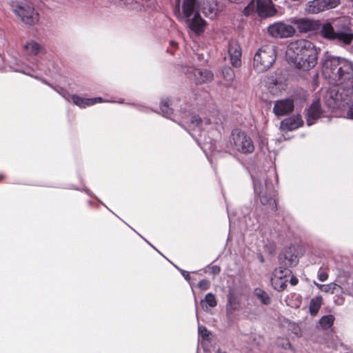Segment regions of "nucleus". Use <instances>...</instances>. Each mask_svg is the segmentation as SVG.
Listing matches in <instances>:
<instances>
[{"label":"nucleus","instance_id":"obj_40","mask_svg":"<svg viewBox=\"0 0 353 353\" xmlns=\"http://www.w3.org/2000/svg\"><path fill=\"white\" fill-rule=\"evenodd\" d=\"M198 286L203 290H207L210 287V282L207 279H203L199 281Z\"/></svg>","mask_w":353,"mask_h":353},{"label":"nucleus","instance_id":"obj_3","mask_svg":"<svg viewBox=\"0 0 353 353\" xmlns=\"http://www.w3.org/2000/svg\"><path fill=\"white\" fill-rule=\"evenodd\" d=\"M197 8V0H178L174 14L179 21L185 22L192 32L200 34L204 31L205 21L199 14Z\"/></svg>","mask_w":353,"mask_h":353},{"label":"nucleus","instance_id":"obj_44","mask_svg":"<svg viewBox=\"0 0 353 353\" xmlns=\"http://www.w3.org/2000/svg\"><path fill=\"white\" fill-rule=\"evenodd\" d=\"M314 284L321 290L322 291V289L323 288V284H320L316 283V281H314Z\"/></svg>","mask_w":353,"mask_h":353},{"label":"nucleus","instance_id":"obj_1","mask_svg":"<svg viewBox=\"0 0 353 353\" xmlns=\"http://www.w3.org/2000/svg\"><path fill=\"white\" fill-rule=\"evenodd\" d=\"M289 61L297 68L308 70L315 66L318 59V49L310 41L299 39L292 41L286 50Z\"/></svg>","mask_w":353,"mask_h":353},{"label":"nucleus","instance_id":"obj_36","mask_svg":"<svg viewBox=\"0 0 353 353\" xmlns=\"http://www.w3.org/2000/svg\"><path fill=\"white\" fill-rule=\"evenodd\" d=\"M199 336L203 340H208L210 336V332L203 325H199L198 327Z\"/></svg>","mask_w":353,"mask_h":353},{"label":"nucleus","instance_id":"obj_39","mask_svg":"<svg viewBox=\"0 0 353 353\" xmlns=\"http://www.w3.org/2000/svg\"><path fill=\"white\" fill-rule=\"evenodd\" d=\"M317 277L320 281L323 282L327 280L328 274L325 269L321 268L318 271Z\"/></svg>","mask_w":353,"mask_h":353},{"label":"nucleus","instance_id":"obj_48","mask_svg":"<svg viewBox=\"0 0 353 353\" xmlns=\"http://www.w3.org/2000/svg\"><path fill=\"white\" fill-rule=\"evenodd\" d=\"M217 353H222L220 352V350H217ZM223 353H225V352H223Z\"/></svg>","mask_w":353,"mask_h":353},{"label":"nucleus","instance_id":"obj_29","mask_svg":"<svg viewBox=\"0 0 353 353\" xmlns=\"http://www.w3.org/2000/svg\"><path fill=\"white\" fill-rule=\"evenodd\" d=\"M296 25L297 29L302 32H306L313 29L314 23L312 21L306 19H294L292 21Z\"/></svg>","mask_w":353,"mask_h":353},{"label":"nucleus","instance_id":"obj_27","mask_svg":"<svg viewBox=\"0 0 353 353\" xmlns=\"http://www.w3.org/2000/svg\"><path fill=\"white\" fill-rule=\"evenodd\" d=\"M240 307L239 301L234 292L230 291L228 295L226 311L228 314H232Z\"/></svg>","mask_w":353,"mask_h":353},{"label":"nucleus","instance_id":"obj_49","mask_svg":"<svg viewBox=\"0 0 353 353\" xmlns=\"http://www.w3.org/2000/svg\"><path fill=\"white\" fill-rule=\"evenodd\" d=\"M3 178V175L0 174V179Z\"/></svg>","mask_w":353,"mask_h":353},{"label":"nucleus","instance_id":"obj_7","mask_svg":"<svg viewBox=\"0 0 353 353\" xmlns=\"http://www.w3.org/2000/svg\"><path fill=\"white\" fill-rule=\"evenodd\" d=\"M352 88H339L328 91L325 95V102L332 108L343 107L353 102V77L351 82Z\"/></svg>","mask_w":353,"mask_h":353},{"label":"nucleus","instance_id":"obj_46","mask_svg":"<svg viewBox=\"0 0 353 353\" xmlns=\"http://www.w3.org/2000/svg\"><path fill=\"white\" fill-rule=\"evenodd\" d=\"M228 217H229L230 221L231 222V213L229 211H228Z\"/></svg>","mask_w":353,"mask_h":353},{"label":"nucleus","instance_id":"obj_41","mask_svg":"<svg viewBox=\"0 0 353 353\" xmlns=\"http://www.w3.org/2000/svg\"><path fill=\"white\" fill-rule=\"evenodd\" d=\"M347 117L350 119H353V104H352L347 111Z\"/></svg>","mask_w":353,"mask_h":353},{"label":"nucleus","instance_id":"obj_28","mask_svg":"<svg viewBox=\"0 0 353 353\" xmlns=\"http://www.w3.org/2000/svg\"><path fill=\"white\" fill-rule=\"evenodd\" d=\"M217 305V301L215 296L210 292L208 293L205 298L201 301V305L202 309L208 312L211 307H214Z\"/></svg>","mask_w":353,"mask_h":353},{"label":"nucleus","instance_id":"obj_20","mask_svg":"<svg viewBox=\"0 0 353 353\" xmlns=\"http://www.w3.org/2000/svg\"><path fill=\"white\" fill-rule=\"evenodd\" d=\"M299 254L297 251V248L294 245L286 248L281 256L280 260L286 267H293L296 265L299 262Z\"/></svg>","mask_w":353,"mask_h":353},{"label":"nucleus","instance_id":"obj_43","mask_svg":"<svg viewBox=\"0 0 353 353\" xmlns=\"http://www.w3.org/2000/svg\"><path fill=\"white\" fill-rule=\"evenodd\" d=\"M298 282H299L298 279L294 276H292V278L290 279V283L292 285H296L298 283Z\"/></svg>","mask_w":353,"mask_h":353},{"label":"nucleus","instance_id":"obj_30","mask_svg":"<svg viewBox=\"0 0 353 353\" xmlns=\"http://www.w3.org/2000/svg\"><path fill=\"white\" fill-rule=\"evenodd\" d=\"M323 302L321 296H316L312 298L310 303V312L312 315H316L319 312Z\"/></svg>","mask_w":353,"mask_h":353},{"label":"nucleus","instance_id":"obj_11","mask_svg":"<svg viewBox=\"0 0 353 353\" xmlns=\"http://www.w3.org/2000/svg\"><path fill=\"white\" fill-rule=\"evenodd\" d=\"M12 12L25 23L32 25L39 20V14L34 8L26 3L13 2L11 5Z\"/></svg>","mask_w":353,"mask_h":353},{"label":"nucleus","instance_id":"obj_13","mask_svg":"<svg viewBox=\"0 0 353 353\" xmlns=\"http://www.w3.org/2000/svg\"><path fill=\"white\" fill-rule=\"evenodd\" d=\"M268 33L274 38H288L292 37L295 33V29L290 24L283 21H277L268 26Z\"/></svg>","mask_w":353,"mask_h":353},{"label":"nucleus","instance_id":"obj_16","mask_svg":"<svg viewBox=\"0 0 353 353\" xmlns=\"http://www.w3.org/2000/svg\"><path fill=\"white\" fill-rule=\"evenodd\" d=\"M225 4L220 0H206L202 6V12L206 17L214 19L221 12Z\"/></svg>","mask_w":353,"mask_h":353},{"label":"nucleus","instance_id":"obj_32","mask_svg":"<svg viewBox=\"0 0 353 353\" xmlns=\"http://www.w3.org/2000/svg\"><path fill=\"white\" fill-rule=\"evenodd\" d=\"M334 316L332 314L322 316L319 320V325L323 330L330 328L334 323Z\"/></svg>","mask_w":353,"mask_h":353},{"label":"nucleus","instance_id":"obj_2","mask_svg":"<svg viewBox=\"0 0 353 353\" xmlns=\"http://www.w3.org/2000/svg\"><path fill=\"white\" fill-rule=\"evenodd\" d=\"M322 72L325 78L335 85H341L353 75V63L339 57H332L324 61Z\"/></svg>","mask_w":353,"mask_h":353},{"label":"nucleus","instance_id":"obj_10","mask_svg":"<svg viewBox=\"0 0 353 353\" xmlns=\"http://www.w3.org/2000/svg\"><path fill=\"white\" fill-rule=\"evenodd\" d=\"M41 81L44 83L51 87L55 92L59 94L65 100L68 101L71 100L74 104H75L76 105L79 106L81 108H85L86 107L93 105L97 103L109 102V101L104 100L101 97L83 98L77 94L70 95L68 91L66 90L65 89L60 86H53L43 79H41Z\"/></svg>","mask_w":353,"mask_h":353},{"label":"nucleus","instance_id":"obj_45","mask_svg":"<svg viewBox=\"0 0 353 353\" xmlns=\"http://www.w3.org/2000/svg\"><path fill=\"white\" fill-rule=\"evenodd\" d=\"M228 1L230 2L239 3V2L241 1L242 0H228Z\"/></svg>","mask_w":353,"mask_h":353},{"label":"nucleus","instance_id":"obj_23","mask_svg":"<svg viewBox=\"0 0 353 353\" xmlns=\"http://www.w3.org/2000/svg\"><path fill=\"white\" fill-rule=\"evenodd\" d=\"M10 67L14 71L17 72H20L35 79H39V77L37 75V72L42 70V69L39 65L33 68L26 65L21 61H17L13 63Z\"/></svg>","mask_w":353,"mask_h":353},{"label":"nucleus","instance_id":"obj_19","mask_svg":"<svg viewBox=\"0 0 353 353\" xmlns=\"http://www.w3.org/2000/svg\"><path fill=\"white\" fill-rule=\"evenodd\" d=\"M228 51L232 65L234 68L240 67L241 65V48L239 43L235 40L230 41Z\"/></svg>","mask_w":353,"mask_h":353},{"label":"nucleus","instance_id":"obj_25","mask_svg":"<svg viewBox=\"0 0 353 353\" xmlns=\"http://www.w3.org/2000/svg\"><path fill=\"white\" fill-rule=\"evenodd\" d=\"M321 114V110L320 107L319 100H316L312 103L309 109L306 117L307 125H311L314 123L315 121L318 119Z\"/></svg>","mask_w":353,"mask_h":353},{"label":"nucleus","instance_id":"obj_24","mask_svg":"<svg viewBox=\"0 0 353 353\" xmlns=\"http://www.w3.org/2000/svg\"><path fill=\"white\" fill-rule=\"evenodd\" d=\"M338 292L348 295L353 294V281L350 276L340 275L337 277L336 282Z\"/></svg>","mask_w":353,"mask_h":353},{"label":"nucleus","instance_id":"obj_17","mask_svg":"<svg viewBox=\"0 0 353 353\" xmlns=\"http://www.w3.org/2000/svg\"><path fill=\"white\" fill-rule=\"evenodd\" d=\"M116 5L125 7L128 10L141 11L150 8L152 5L151 0H110Z\"/></svg>","mask_w":353,"mask_h":353},{"label":"nucleus","instance_id":"obj_22","mask_svg":"<svg viewBox=\"0 0 353 353\" xmlns=\"http://www.w3.org/2000/svg\"><path fill=\"white\" fill-rule=\"evenodd\" d=\"M188 75L197 84L209 82L213 78V74L210 70L196 68H191Z\"/></svg>","mask_w":353,"mask_h":353},{"label":"nucleus","instance_id":"obj_18","mask_svg":"<svg viewBox=\"0 0 353 353\" xmlns=\"http://www.w3.org/2000/svg\"><path fill=\"white\" fill-rule=\"evenodd\" d=\"M294 107V101L292 99L277 100L274 103L273 112L276 117L285 116L291 113Z\"/></svg>","mask_w":353,"mask_h":353},{"label":"nucleus","instance_id":"obj_35","mask_svg":"<svg viewBox=\"0 0 353 353\" xmlns=\"http://www.w3.org/2000/svg\"><path fill=\"white\" fill-rule=\"evenodd\" d=\"M223 75L228 81H231L234 78V71L230 68H225L223 70Z\"/></svg>","mask_w":353,"mask_h":353},{"label":"nucleus","instance_id":"obj_4","mask_svg":"<svg viewBox=\"0 0 353 353\" xmlns=\"http://www.w3.org/2000/svg\"><path fill=\"white\" fill-rule=\"evenodd\" d=\"M189 112H185L181 113L179 121H177L176 119H174L173 120L178 122L180 125L189 131L191 136L199 145L201 144V140L200 138L196 137V132H198V136L201 137L202 130L207 128L208 125L212 124L216 125L221 121V119L219 117L217 112H213L210 117L204 118L203 119H201L199 116L193 115L190 117L189 121Z\"/></svg>","mask_w":353,"mask_h":353},{"label":"nucleus","instance_id":"obj_34","mask_svg":"<svg viewBox=\"0 0 353 353\" xmlns=\"http://www.w3.org/2000/svg\"><path fill=\"white\" fill-rule=\"evenodd\" d=\"M337 289L336 283H330L329 284L323 285L321 292L332 294L338 292Z\"/></svg>","mask_w":353,"mask_h":353},{"label":"nucleus","instance_id":"obj_50","mask_svg":"<svg viewBox=\"0 0 353 353\" xmlns=\"http://www.w3.org/2000/svg\"><path fill=\"white\" fill-rule=\"evenodd\" d=\"M195 302L196 303L197 302V300L195 299ZM196 308H197V306L196 305Z\"/></svg>","mask_w":353,"mask_h":353},{"label":"nucleus","instance_id":"obj_8","mask_svg":"<svg viewBox=\"0 0 353 353\" xmlns=\"http://www.w3.org/2000/svg\"><path fill=\"white\" fill-rule=\"evenodd\" d=\"M275 59L274 46L272 45L263 46L254 57V68L259 72L266 71L272 65Z\"/></svg>","mask_w":353,"mask_h":353},{"label":"nucleus","instance_id":"obj_9","mask_svg":"<svg viewBox=\"0 0 353 353\" xmlns=\"http://www.w3.org/2000/svg\"><path fill=\"white\" fill-rule=\"evenodd\" d=\"M276 12L272 0H252L243 10L246 16L256 13L263 18L273 17Z\"/></svg>","mask_w":353,"mask_h":353},{"label":"nucleus","instance_id":"obj_37","mask_svg":"<svg viewBox=\"0 0 353 353\" xmlns=\"http://www.w3.org/2000/svg\"><path fill=\"white\" fill-rule=\"evenodd\" d=\"M332 294H334V301L336 305H341L343 304L345 301V296H346V294H343L341 292H334L332 293Z\"/></svg>","mask_w":353,"mask_h":353},{"label":"nucleus","instance_id":"obj_51","mask_svg":"<svg viewBox=\"0 0 353 353\" xmlns=\"http://www.w3.org/2000/svg\"><path fill=\"white\" fill-rule=\"evenodd\" d=\"M353 3V0H350Z\"/></svg>","mask_w":353,"mask_h":353},{"label":"nucleus","instance_id":"obj_47","mask_svg":"<svg viewBox=\"0 0 353 353\" xmlns=\"http://www.w3.org/2000/svg\"><path fill=\"white\" fill-rule=\"evenodd\" d=\"M176 43L175 42H174V41H171V45L174 46V45H176Z\"/></svg>","mask_w":353,"mask_h":353},{"label":"nucleus","instance_id":"obj_33","mask_svg":"<svg viewBox=\"0 0 353 353\" xmlns=\"http://www.w3.org/2000/svg\"><path fill=\"white\" fill-rule=\"evenodd\" d=\"M254 295L260 300L262 304L269 305L271 299L268 294L263 290L257 288L254 290Z\"/></svg>","mask_w":353,"mask_h":353},{"label":"nucleus","instance_id":"obj_38","mask_svg":"<svg viewBox=\"0 0 353 353\" xmlns=\"http://www.w3.org/2000/svg\"><path fill=\"white\" fill-rule=\"evenodd\" d=\"M205 272H209L212 274L216 275L219 274L221 272V268L219 265H208L205 268Z\"/></svg>","mask_w":353,"mask_h":353},{"label":"nucleus","instance_id":"obj_14","mask_svg":"<svg viewBox=\"0 0 353 353\" xmlns=\"http://www.w3.org/2000/svg\"><path fill=\"white\" fill-rule=\"evenodd\" d=\"M339 3L340 0H312L307 2L306 11L310 14H318L336 8Z\"/></svg>","mask_w":353,"mask_h":353},{"label":"nucleus","instance_id":"obj_42","mask_svg":"<svg viewBox=\"0 0 353 353\" xmlns=\"http://www.w3.org/2000/svg\"><path fill=\"white\" fill-rule=\"evenodd\" d=\"M183 276L188 281L190 279V273L188 272L181 270Z\"/></svg>","mask_w":353,"mask_h":353},{"label":"nucleus","instance_id":"obj_26","mask_svg":"<svg viewBox=\"0 0 353 353\" xmlns=\"http://www.w3.org/2000/svg\"><path fill=\"white\" fill-rule=\"evenodd\" d=\"M300 115L286 118L281 122L280 128L283 130H293L303 124Z\"/></svg>","mask_w":353,"mask_h":353},{"label":"nucleus","instance_id":"obj_12","mask_svg":"<svg viewBox=\"0 0 353 353\" xmlns=\"http://www.w3.org/2000/svg\"><path fill=\"white\" fill-rule=\"evenodd\" d=\"M231 143L233 148L241 154H251L254 150V145L250 137L240 130L232 132Z\"/></svg>","mask_w":353,"mask_h":353},{"label":"nucleus","instance_id":"obj_21","mask_svg":"<svg viewBox=\"0 0 353 353\" xmlns=\"http://www.w3.org/2000/svg\"><path fill=\"white\" fill-rule=\"evenodd\" d=\"M44 48L32 39L26 41L21 47L22 54L27 57H35L44 53Z\"/></svg>","mask_w":353,"mask_h":353},{"label":"nucleus","instance_id":"obj_31","mask_svg":"<svg viewBox=\"0 0 353 353\" xmlns=\"http://www.w3.org/2000/svg\"><path fill=\"white\" fill-rule=\"evenodd\" d=\"M172 105V101L170 99H164L161 102L160 109L164 117H170L172 115L173 109L170 107Z\"/></svg>","mask_w":353,"mask_h":353},{"label":"nucleus","instance_id":"obj_6","mask_svg":"<svg viewBox=\"0 0 353 353\" xmlns=\"http://www.w3.org/2000/svg\"><path fill=\"white\" fill-rule=\"evenodd\" d=\"M253 188L256 195L260 202L265 207V209L270 211H275L276 204L274 196V186L271 181H269L264 173L257 174L252 176Z\"/></svg>","mask_w":353,"mask_h":353},{"label":"nucleus","instance_id":"obj_15","mask_svg":"<svg viewBox=\"0 0 353 353\" xmlns=\"http://www.w3.org/2000/svg\"><path fill=\"white\" fill-rule=\"evenodd\" d=\"M291 272L287 268H278L274 269L271 283L273 288L277 291H281L287 286V276L290 274Z\"/></svg>","mask_w":353,"mask_h":353},{"label":"nucleus","instance_id":"obj_5","mask_svg":"<svg viewBox=\"0 0 353 353\" xmlns=\"http://www.w3.org/2000/svg\"><path fill=\"white\" fill-rule=\"evenodd\" d=\"M321 35L340 45H349L353 41V32L345 20L339 19L332 26L330 23H324L321 30Z\"/></svg>","mask_w":353,"mask_h":353}]
</instances>
